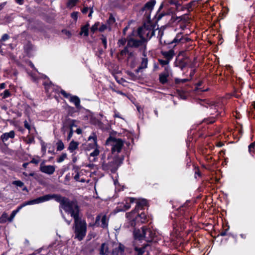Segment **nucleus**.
Segmentation results:
<instances>
[{"mask_svg": "<svg viewBox=\"0 0 255 255\" xmlns=\"http://www.w3.org/2000/svg\"><path fill=\"white\" fill-rule=\"evenodd\" d=\"M195 72H196L195 69H193L191 70L190 73V76L191 78L193 76V75H194Z\"/></svg>", "mask_w": 255, "mask_h": 255, "instance_id": "obj_62", "label": "nucleus"}, {"mask_svg": "<svg viewBox=\"0 0 255 255\" xmlns=\"http://www.w3.org/2000/svg\"><path fill=\"white\" fill-rule=\"evenodd\" d=\"M129 48H128V49H127V51H128V52H125V54H124V53H123H123H122V50H121V52H120V54H121V56H125V55H126V54H128V55L129 57H131L134 56V53H133V52H132V51H130L129 50Z\"/></svg>", "mask_w": 255, "mask_h": 255, "instance_id": "obj_47", "label": "nucleus"}, {"mask_svg": "<svg viewBox=\"0 0 255 255\" xmlns=\"http://www.w3.org/2000/svg\"><path fill=\"white\" fill-rule=\"evenodd\" d=\"M79 142L72 140L69 143L68 149L70 152L73 153L78 147Z\"/></svg>", "mask_w": 255, "mask_h": 255, "instance_id": "obj_22", "label": "nucleus"}, {"mask_svg": "<svg viewBox=\"0 0 255 255\" xmlns=\"http://www.w3.org/2000/svg\"><path fill=\"white\" fill-rule=\"evenodd\" d=\"M135 220L137 222H140L141 223H144L148 221L146 215L143 212L135 216Z\"/></svg>", "mask_w": 255, "mask_h": 255, "instance_id": "obj_19", "label": "nucleus"}, {"mask_svg": "<svg viewBox=\"0 0 255 255\" xmlns=\"http://www.w3.org/2000/svg\"><path fill=\"white\" fill-rule=\"evenodd\" d=\"M116 19L114 16L111 14L108 19L107 21V24L109 27V30H111L112 26L115 23Z\"/></svg>", "mask_w": 255, "mask_h": 255, "instance_id": "obj_27", "label": "nucleus"}, {"mask_svg": "<svg viewBox=\"0 0 255 255\" xmlns=\"http://www.w3.org/2000/svg\"><path fill=\"white\" fill-rule=\"evenodd\" d=\"M45 161H43L40 165V171L44 173L51 175L55 171V167L54 165H44Z\"/></svg>", "mask_w": 255, "mask_h": 255, "instance_id": "obj_12", "label": "nucleus"}, {"mask_svg": "<svg viewBox=\"0 0 255 255\" xmlns=\"http://www.w3.org/2000/svg\"><path fill=\"white\" fill-rule=\"evenodd\" d=\"M156 25L150 23L144 24L138 27L137 29V35L144 40L145 43L149 40L154 35L156 30Z\"/></svg>", "mask_w": 255, "mask_h": 255, "instance_id": "obj_3", "label": "nucleus"}, {"mask_svg": "<svg viewBox=\"0 0 255 255\" xmlns=\"http://www.w3.org/2000/svg\"><path fill=\"white\" fill-rule=\"evenodd\" d=\"M23 186V183L19 180H17V187H22Z\"/></svg>", "mask_w": 255, "mask_h": 255, "instance_id": "obj_60", "label": "nucleus"}, {"mask_svg": "<svg viewBox=\"0 0 255 255\" xmlns=\"http://www.w3.org/2000/svg\"><path fill=\"white\" fill-rule=\"evenodd\" d=\"M142 55L143 57L141 58V61L139 66L144 69L147 67L148 64V58L146 56V51L142 52Z\"/></svg>", "mask_w": 255, "mask_h": 255, "instance_id": "obj_21", "label": "nucleus"}, {"mask_svg": "<svg viewBox=\"0 0 255 255\" xmlns=\"http://www.w3.org/2000/svg\"><path fill=\"white\" fill-rule=\"evenodd\" d=\"M16 215V210L12 211L10 216L8 217V214L3 212L0 217V223L3 224L6 223L7 221L11 222L13 219L14 217Z\"/></svg>", "mask_w": 255, "mask_h": 255, "instance_id": "obj_13", "label": "nucleus"}, {"mask_svg": "<svg viewBox=\"0 0 255 255\" xmlns=\"http://www.w3.org/2000/svg\"><path fill=\"white\" fill-rule=\"evenodd\" d=\"M100 151L98 149L97 146L94 149V150L90 153V157H93V158L91 159L90 161L92 162H95L97 160V157L99 155Z\"/></svg>", "mask_w": 255, "mask_h": 255, "instance_id": "obj_24", "label": "nucleus"}, {"mask_svg": "<svg viewBox=\"0 0 255 255\" xmlns=\"http://www.w3.org/2000/svg\"><path fill=\"white\" fill-rule=\"evenodd\" d=\"M93 140L94 141L93 146H98L97 145V137L95 132H92V134L89 136L88 140Z\"/></svg>", "mask_w": 255, "mask_h": 255, "instance_id": "obj_28", "label": "nucleus"}, {"mask_svg": "<svg viewBox=\"0 0 255 255\" xmlns=\"http://www.w3.org/2000/svg\"><path fill=\"white\" fill-rule=\"evenodd\" d=\"M76 121L74 120H72L70 119H68L66 121V124L69 127L70 129H73V127H76L77 125L75 124Z\"/></svg>", "mask_w": 255, "mask_h": 255, "instance_id": "obj_31", "label": "nucleus"}, {"mask_svg": "<svg viewBox=\"0 0 255 255\" xmlns=\"http://www.w3.org/2000/svg\"><path fill=\"white\" fill-rule=\"evenodd\" d=\"M226 99L224 98H222L219 99L217 102H212V103H207V105L205 106L206 107H210L211 109H214L216 110V112L217 113V115H220V116H222V114L223 113L224 109V106L225 104Z\"/></svg>", "mask_w": 255, "mask_h": 255, "instance_id": "obj_7", "label": "nucleus"}, {"mask_svg": "<svg viewBox=\"0 0 255 255\" xmlns=\"http://www.w3.org/2000/svg\"><path fill=\"white\" fill-rule=\"evenodd\" d=\"M190 41V39L187 37H184L181 32H179L176 35V36L174 38V39L167 43L166 44L173 45V47H175L177 44L179 43H185L188 42Z\"/></svg>", "mask_w": 255, "mask_h": 255, "instance_id": "obj_9", "label": "nucleus"}, {"mask_svg": "<svg viewBox=\"0 0 255 255\" xmlns=\"http://www.w3.org/2000/svg\"><path fill=\"white\" fill-rule=\"evenodd\" d=\"M135 251L137 255H142L145 252V247L138 248L135 247L134 248Z\"/></svg>", "mask_w": 255, "mask_h": 255, "instance_id": "obj_38", "label": "nucleus"}, {"mask_svg": "<svg viewBox=\"0 0 255 255\" xmlns=\"http://www.w3.org/2000/svg\"><path fill=\"white\" fill-rule=\"evenodd\" d=\"M32 50V46L31 44L28 43L24 46V50L28 56L31 55V51Z\"/></svg>", "mask_w": 255, "mask_h": 255, "instance_id": "obj_32", "label": "nucleus"}, {"mask_svg": "<svg viewBox=\"0 0 255 255\" xmlns=\"http://www.w3.org/2000/svg\"><path fill=\"white\" fill-rule=\"evenodd\" d=\"M108 28L109 29V27L107 25V24H103L99 28V30L100 31V32H103L105 30H106V29Z\"/></svg>", "mask_w": 255, "mask_h": 255, "instance_id": "obj_54", "label": "nucleus"}, {"mask_svg": "<svg viewBox=\"0 0 255 255\" xmlns=\"http://www.w3.org/2000/svg\"><path fill=\"white\" fill-rule=\"evenodd\" d=\"M158 61L162 67H165V66H169V64L170 63V61L166 59L163 60L161 59H158Z\"/></svg>", "mask_w": 255, "mask_h": 255, "instance_id": "obj_36", "label": "nucleus"}, {"mask_svg": "<svg viewBox=\"0 0 255 255\" xmlns=\"http://www.w3.org/2000/svg\"><path fill=\"white\" fill-rule=\"evenodd\" d=\"M89 10V8L88 7H84L82 9V12L83 13V14H86L87 13V12H88V11Z\"/></svg>", "mask_w": 255, "mask_h": 255, "instance_id": "obj_59", "label": "nucleus"}, {"mask_svg": "<svg viewBox=\"0 0 255 255\" xmlns=\"http://www.w3.org/2000/svg\"><path fill=\"white\" fill-rule=\"evenodd\" d=\"M103 126L104 125L102 123H101V122H98V127H99V128H101L103 130H104L105 128Z\"/></svg>", "mask_w": 255, "mask_h": 255, "instance_id": "obj_61", "label": "nucleus"}, {"mask_svg": "<svg viewBox=\"0 0 255 255\" xmlns=\"http://www.w3.org/2000/svg\"><path fill=\"white\" fill-rule=\"evenodd\" d=\"M135 199L132 197H128L124 202L120 203L118 206V211H125L130 207V204L133 203Z\"/></svg>", "mask_w": 255, "mask_h": 255, "instance_id": "obj_10", "label": "nucleus"}, {"mask_svg": "<svg viewBox=\"0 0 255 255\" xmlns=\"http://www.w3.org/2000/svg\"><path fill=\"white\" fill-rule=\"evenodd\" d=\"M99 25V22L95 23L91 27V32L94 33L97 29H98V26Z\"/></svg>", "mask_w": 255, "mask_h": 255, "instance_id": "obj_48", "label": "nucleus"}, {"mask_svg": "<svg viewBox=\"0 0 255 255\" xmlns=\"http://www.w3.org/2000/svg\"><path fill=\"white\" fill-rule=\"evenodd\" d=\"M78 12L77 11H74V12H73L71 14V17H72V18H73L74 20L75 21H77V19H78Z\"/></svg>", "mask_w": 255, "mask_h": 255, "instance_id": "obj_53", "label": "nucleus"}, {"mask_svg": "<svg viewBox=\"0 0 255 255\" xmlns=\"http://www.w3.org/2000/svg\"><path fill=\"white\" fill-rule=\"evenodd\" d=\"M73 134V129H70L68 135L67 136V140H69L71 139Z\"/></svg>", "mask_w": 255, "mask_h": 255, "instance_id": "obj_56", "label": "nucleus"}, {"mask_svg": "<svg viewBox=\"0 0 255 255\" xmlns=\"http://www.w3.org/2000/svg\"><path fill=\"white\" fill-rule=\"evenodd\" d=\"M147 202L145 199H141L139 200L136 203L135 208L134 210L132 211L130 213H127L128 217L132 214H135L139 209L141 210L144 207L147 205Z\"/></svg>", "mask_w": 255, "mask_h": 255, "instance_id": "obj_14", "label": "nucleus"}, {"mask_svg": "<svg viewBox=\"0 0 255 255\" xmlns=\"http://www.w3.org/2000/svg\"><path fill=\"white\" fill-rule=\"evenodd\" d=\"M112 90L114 91L115 92H116L117 94L123 95V96H126V94L123 93L122 91L120 90H116L114 89H112Z\"/></svg>", "mask_w": 255, "mask_h": 255, "instance_id": "obj_58", "label": "nucleus"}, {"mask_svg": "<svg viewBox=\"0 0 255 255\" xmlns=\"http://www.w3.org/2000/svg\"><path fill=\"white\" fill-rule=\"evenodd\" d=\"M134 237L135 239L138 240H144L146 242H150L154 237L155 233L149 229L143 226L141 230H135L133 232Z\"/></svg>", "mask_w": 255, "mask_h": 255, "instance_id": "obj_6", "label": "nucleus"}, {"mask_svg": "<svg viewBox=\"0 0 255 255\" xmlns=\"http://www.w3.org/2000/svg\"><path fill=\"white\" fill-rule=\"evenodd\" d=\"M15 136V132L13 130H11L9 132H5L3 133L1 135V139L2 142L5 144V142L8 139V138H13Z\"/></svg>", "mask_w": 255, "mask_h": 255, "instance_id": "obj_17", "label": "nucleus"}, {"mask_svg": "<svg viewBox=\"0 0 255 255\" xmlns=\"http://www.w3.org/2000/svg\"><path fill=\"white\" fill-rule=\"evenodd\" d=\"M28 64L30 66L31 68L34 70V72H30L29 71H27V74L31 77L33 81L36 82L38 79L36 73L38 74L39 75H40V74L38 72L36 68L34 67V64L31 61H28Z\"/></svg>", "mask_w": 255, "mask_h": 255, "instance_id": "obj_16", "label": "nucleus"}, {"mask_svg": "<svg viewBox=\"0 0 255 255\" xmlns=\"http://www.w3.org/2000/svg\"><path fill=\"white\" fill-rule=\"evenodd\" d=\"M52 199L60 203L64 211L70 214L74 218L73 230L75 238L77 239L79 241L83 240L87 233V223L85 220L79 218V208L76 201H69L68 199L58 194H47L22 203L17 208V213L26 205L39 204Z\"/></svg>", "mask_w": 255, "mask_h": 255, "instance_id": "obj_1", "label": "nucleus"}, {"mask_svg": "<svg viewBox=\"0 0 255 255\" xmlns=\"http://www.w3.org/2000/svg\"><path fill=\"white\" fill-rule=\"evenodd\" d=\"M160 53L165 59L168 60L170 62L172 60L175 55V51L172 49L168 51L161 50Z\"/></svg>", "mask_w": 255, "mask_h": 255, "instance_id": "obj_15", "label": "nucleus"}, {"mask_svg": "<svg viewBox=\"0 0 255 255\" xmlns=\"http://www.w3.org/2000/svg\"><path fill=\"white\" fill-rule=\"evenodd\" d=\"M101 39L103 44L104 45V48L106 49L107 47V37L105 36H104V35H102Z\"/></svg>", "mask_w": 255, "mask_h": 255, "instance_id": "obj_44", "label": "nucleus"}, {"mask_svg": "<svg viewBox=\"0 0 255 255\" xmlns=\"http://www.w3.org/2000/svg\"><path fill=\"white\" fill-rule=\"evenodd\" d=\"M9 36L7 34H4L2 36L0 41L1 42L5 41V40H7L9 38Z\"/></svg>", "mask_w": 255, "mask_h": 255, "instance_id": "obj_55", "label": "nucleus"}, {"mask_svg": "<svg viewBox=\"0 0 255 255\" xmlns=\"http://www.w3.org/2000/svg\"><path fill=\"white\" fill-rule=\"evenodd\" d=\"M57 151H61L64 148V144L61 140H59L56 143Z\"/></svg>", "mask_w": 255, "mask_h": 255, "instance_id": "obj_35", "label": "nucleus"}, {"mask_svg": "<svg viewBox=\"0 0 255 255\" xmlns=\"http://www.w3.org/2000/svg\"><path fill=\"white\" fill-rule=\"evenodd\" d=\"M89 24L87 23L85 25L82 26L81 28V31L80 32V35H83L84 36H88L89 35Z\"/></svg>", "mask_w": 255, "mask_h": 255, "instance_id": "obj_23", "label": "nucleus"}, {"mask_svg": "<svg viewBox=\"0 0 255 255\" xmlns=\"http://www.w3.org/2000/svg\"><path fill=\"white\" fill-rule=\"evenodd\" d=\"M155 3V0H149L148 2H147L145 3V4L144 5V7L142 8V10H148L149 11H151L153 9Z\"/></svg>", "mask_w": 255, "mask_h": 255, "instance_id": "obj_20", "label": "nucleus"}, {"mask_svg": "<svg viewBox=\"0 0 255 255\" xmlns=\"http://www.w3.org/2000/svg\"><path fill=\"white\" fill-rule=\"evenodd\" d=\"M168 76L162 73L160 74L159 76V82L162 84L166 83L168 81Z\"/></svg>", "mask_w": 255, "mask_h": 255, "instance_id": "obj_30", "label": "nucleus"}, {"mask_svg": "<svg viewBox=\"0 0 255 255\" xmlns=\"http://www.w3.org/2000/svg\"><path fill=\"white\" fill-rule=\"evenodd\" d=\"M127 41V40L125 38H121L118 40V45L119 47L124 46L125 45Z\"/></svg>", "mask_w": 255, "mask_h": 255, "instance_id": "obj_45", "label": "nucleus"}, {"mask_svg": "<svg viewBox=\"0 0 255 255\" xmlns=\"http://www.w3.org/2000/svg\"><path fill=\"white\" fill-rule=\"evenodd\" d=\"M75 131L78 134H80L82 133V129L80 128H77Z\"/></svg>", "mask_w": 255, "mask_h": 255, "instance_id": "obj_64", "label": "nucleus"}, {"mask_svg": "<svg viewBox=\"0 0 255 255\" xmlns=\"http://www.w3.org/2000/svg\"><path fill=\"white\" fill-rule=\"evenodd\" d=\"M188 66L191 68H194L196 67L197 60L196 58H194L193 61L188 60Z\"/></svg>", "mask_w": 255, "mask_h": 255, "instance_id": "obj_37", "label": "nucleus"}, {"mask_svg": "<svg viewBox=\"0 0 255 255\" xmlns=\"http://www.w3.org/2000/svg\"><path fill=\"white\" fill-rule=\"evenodd\" d=\"M74 170H75V172L76 173V175H75L74 178L76 181H79V178H80V174L79 173V168L77 166H74L73 167Z\"/></svg>", "mask_w": 255, "mask_h": 255, "instance_id": "obj_41", "label": "nucleus"}, {"mask_svg": "<svg viewBox=\"0 0 255 255\" xmlns=\"http://www.w3.org/2000/svg\"><path fill=\"white\" fill-rule=\"evenodd\" d=\"M32 126L33 125H32L31 121L29 119H28L27 120H25L24 121V126L25 128H26L29 130V131H30V130H31Z\"/></svg>", "mask_w": 255, "mask_h": 255, "instance_id": "obj_33", "label": "nucleus"}, {"mask_svg": "<svg viewBox=\"0 0 255 255\" xmlns=\"http://www.w3.org/2000/svg\"><path fill=\"white\" fill-rule=\"evenodd\" d=\"M255 141L253 142V143H251L249 145V151L250 153L252 155H253V154L255 152Z\"/></svg>", "mask_w": 255, "mask_h": 255, "instance_id": "obj_39", "label": "nucleus"}, {"mask_svg": "<svg viewBox=\"0 0 255 255\" xmlns=\"http://www.w3.org/2000/svg\"><path fill=\"white\" fill-rule=\"evenodd\" d=\"M128 48H139L140 51L143 52V51H146V43L141 39H137L130 38L127 40V44L122 50V53L125 54L126 52H128Z\"/></svg>", "mask_w": 255, "mask_h": 255, "instance_id": "obj_5", "label": "nucleus"}, {"mask_svg": "<svg viewBox=\"0 0 255 255\" xmlns=\"http://www.w3.org/2000/svg\"><path fill=\"white\" fill-rule=\"evenodd\" d=\"M124 156H111L108 155L107 158L106 157V153L102 155L101 162L102 164V169L104 171H111L112 173H115L119 167L123 162Z\"/></svg>", "mask_w": 255, "mask_h": 255, "instance_id": "obj_2", "label": "nucleus"}, {"mask_svg": "<svg viewBox=\"0 0 255 255\" xmlns=\"http://www.w3.org/2000/svg\"><path fill=\"white\" fill-rule=\"evenodd\" d=\"M124 247L120 245L118 248L113 249L112 252L108 253L107 255H124Z\"/></svg>", "mask_w": 255, "mask_h": 255, "instance_id": "obj_18", "label": "nucleus"}, {"mask_svg": "<svg viewBox=\"0 0 255 255\" xmlns=\"http://www.w3.org/2000/svg\"><path fill=\"white\" fill-rule=\"evenodd\" d=\"M10 95V93L8 90H4L3 94H1V96H2L3 99H5V98L9 97Z\"/></svg>", "mask_w": 255, "mask_h": 255, "instance_id": "obj_50", "label": "nucleus"}, {"mask_svg": "<svg viewBox=\"0 0 255 255\" xmlns=\"http://www.w3.org/2000/svg\"><path fill=\"white\" fill-rule=\"evenodd\" d=\"M67 157L66 153H62L60 156L57 159V161L58 163L62 162Z\"/></svg>", "mask_w": 255, "mask_h": 255, "instance_id": "obj_51", "label": "nucleus"}, {"mask_svg": "<svg viewBox=\"0 0 255 255\" xmlns=\"http://www.w3.org/2000/svg\"><path fill=\"white\" fill-rule=\"evenodd\" d=\"M189 80H190V79H188V78H184V79L177 78L175 79V82L177 84H179L180 83H184L187 81H189Z\"/></svg>", "mask_w": 255, "mask_h": 255, "instance_id": "obj_49", "label": "nucleus"}, {"mask_svg": "<svg viewBox=\"0 0 255 255\" xmlns=\"http://www.w3.org/2000/svg\"><path fill=\"white\" fill-rule=\"evenodd\" d=\"M170 72L171 68L170 67V66H167L164 67V71L162 73L169 77Z\"/></svg>", "mask_w": 255, "mask_h": 255, "instance_id": "obj_42", "label": "nucleus"}, {"mask_svg": "<svg viewBox=\"0 0 255 255\" xmlns=\"http://www.w3.org/2000/svg\"><path fill=\"white\" fill-rule=\"evenodd\" d=\"M60 92L66 98H68L70 96V101L74 103L77 109L80 108V100L78 97L76 96H70L69 94L67 93L63 90H61Z\"/></svg>", "mask_w": 255, "mask_h": 255, "instance_id": "obj_11", "label": "nucleus"}, {"mask_svg": "<svg viewBox=\"0 0 255 255\" xmlns=\"http://www.w3.org/2000/svg\"><path fill=\"white\" fill-rule=\"evenodd\" d=\"M108 252V246L105 243H103L102 244L100 248V253L102 255H107Z\"/></svg>", "mask_w": 255, "mask_h": 255, "instance_id": "obj_29", "label": "nucleus"}, {"mask_svg": "<svg viewBox=\"0 0 255 255\" xmlns=\"http://www.w3.org/2000/svg\"><path fill=\"white\" fill-rule=\"evenodd\" d=\"M109 219L106 215L101 214L96 217L95 222L94 224L90 223L89 226L101 227L103 229L107 228L108 226Z\"/></svg>", "mask_w": 255, "mask_h": 255, "instance_id": "obj_8", "label": "nucleus"}, {"mask_svg": "<svg viewBox=\"0 0 255 255\" xmlns=\"http://www.w3.org/2000/svg\"><path fill=\"white\" fill-rule=\"evenodd\" d=\"M62 33L66 35L68 37H70L71 36V33L69 31L64 29L62 31Z\"/></svg>", "mask_w": 255, "mask_h": 255, "instance_id": "obj_57", "label": "nucleus"}, {"mask_svg": "<svg viewBox=\"0 0 255 255\" xmlns=\"http://www.w3.org/2000/svg\"><path fill=\"white\" fill-rule=\"evenodd\" d=\"M188 65V62L184 61L183 60H180L178 62L177 66L181 70H183L186 66Z\"/></svg>", "mask_w": 255, "mask_h": 255, "instance_id": "obj_34", "label": "nucleus"}, {"mask_svg": "<svg viewBox=\"0 0 255 255\" xmlns=\"http://www.w3.org/2000/svg\"><path fill=\"white\" fill-rule=\"evenodd\" d=\"M6 85L4 83L0 84V89H3L5 88Z\"/></svg>", "mask_w": 255, "mask_h": 255, "instance_id": "obj_63", "label": "nucleus"}, {"mask_svg": "<svg viewBox=\"0 0 255 255\" xmlns=\"http://www.w3.org/2000/svg\"><path fill=\"white\" fill-rule=\"evenodd\" d=\"M133 214H134L130 215V216H128H128H127V217L128 218V220H129V221L128 223V227L129 226L134 227L136 225V223L137 222V221H136L135 217H134ZM126 216H127V215H126Z\"/></svg>", "mask_w": 255, "mask_h": 255, "instance_id": "obj_26", "label": "nucleus"}, {"mask_svg": "<svg viewBox=\"0 0 255 255\" xmlns=\"http://www.w3.org/2000/svg\"><path fill=\"white\" fill-rule=\"evenodd\" d=\"M124 141L121 139L110 136L106 140V144L110 145L111 147V155L113 156H122L119 154L121 152L124 146Z\"/></svg>", "mask_w": 255, "mask_h": 255, "instance_id": "obj_4", "label": "nucleus"}, {"mask_svg": "<svg viewBox=\"0 0 255 255\" xmlns=\"http://www.w3.org/2000/svg\"><path fill=\"white\" fill-rule=\"evenodd\" d=\"M77 1L78 0H68L67 6L69 7H73L76 5Z\"/></svg>", "mask_w": 255, "mask_h": 255, "instance_id": "obj_46", "label": "nucleus"}, {"mask_svg": "<svg viewBox=\"0 0 255 255\" xmlns=\"http://www.w3.org/2000/svg\"><path fill=\"white\" fill-rule=\"evenodd\" d=\"M128 75L130 77V79L133 81H136L138 79V76L132 72H128Z\"/></svg>", "mask_w": 255, "mask_h": 255, "instance_id": "obj_40", "label": "nucleus"}, {"mask_svg": "<svg viewBox=\"0 0 255 255\" xmlns=\"http://www.w3.org/2000/svg\"><path fill=\"white\" fill-rule=\"evenodd\" d=\"M40 161V157L37 156L36 158H33L29 163L38 164Z\"/></svg>", "mask_w": 255, "mask_h": 255, "instance_id": "obj_52", "label": "nucleus"}, {"mask_svg": "<svg viewBox=\"0 0 255 255\" xmlns=\"http://www.w3.org/2000/svg\"><path fill=\"white\" fill-rule=\"evenodd\" d=\"M202 82L201 81L197 83L196 84V90H199L201 92L208 91V89H203L202 88H200V86L202 85Z\"/></svg>", "mask_w": 255, "mask_h": 255, "instance_id": "obj_43", "label": "nucleus"}, {"mask_svg": "<svg viewBox=\"0 0 255 255\" xmlns=\"http://www.w3.org/2000/svg\"><path fill=\"white\" fill-rule=\"evenodd\" d=\"M43 84L45 86V91L47 93L51 94L52 91L54 89V85L52 84L51 82H49V83L44 82Z\"/></svg>", "mask_w": 255, "mask_h": 255, "instance_id": "obj_25", "label": "nucleus"}]
</instances>
